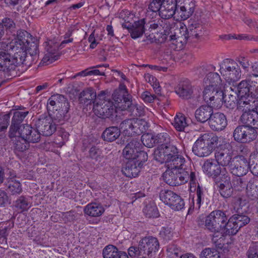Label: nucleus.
<instances>
[{
	"mask_svg": "<svg viewBox=\"0 0 258 258\" xmlns=\"http://www.w3.org/2000/svg\"><path fill=\"white\" fill-rule=\"evenodd\" d=\"M203 91V98L205 102L214 107L220 106L223 102L224 93L222 90L212 88L208 86H205Z\"/></svg>",
	"mask_w": 258,
	"mask_h": 258,
	"instance_id": "nucleus-11",
	"label": "nucleus"
},
{
	"mask_svg": "<svg viewBox=\"0 0 258 258\" xmlns=\"http://www.w3.org/2000/svg\"><path fill=\"white\" fill-rule=\"evenodd\" d=\"M220 73L229 83L238 81L241 77V70L233 59L226 58L220 64Z\"/></svg>",
	"mask_w": 258,
	"mask_h": 258,
	"instance_id": "nucleus-6",
	"label": "nucleus"
},
{
	"mask_svg": "<svg viewBox=\"0 0 258 258\" xmlns=\"http://www.w3.org/2000/svg\"><path fill=\"white\" fill-rule=\"evenodd\" d=\"M117 248L113 245L106 246L102 251L103 258H113Z\"/></svg>",
	"mask_w": 258,
	"mask_h": 258,
	"instance_id": "nucleus-58",
	"label": "nucleus"
},
{
	"mask_svg": "<svg viewBox=\"0 0 258 258\" xmlns=\"http://www.w3.org/2000/svg\"><path fill=\"white\" fill-rule=\"evenodd\" d=\"M6 185L8 192L13 196L20 195L23 191L22 185L19 180L8 181Z\"/></svg>",
	"mask_w": 258,
	"mask_h": 258,
	"instance_id": "nucleus-42",
	"label": "nucleus"
},
{
	"mask_svg": "<svg viewBox=\"0 0 258 258\" xmlns=\"http://www.w3.org/2000/svg\"><path fill=\"white\" fill-rule=\"evenodd\" d=\"M10 118V114H6L4 115L0 116V132L7 130L9 124Z\"/></svg>",
	"mask_w": 258,
	"mask_h": 258,
	"instance_id": "nucleus-60",
	"label": "nucleus"
},
{
	"mask_svg": "<svg viewBox=\"0 0 258 258\" xmlns=\"http://www.w3.org/2000/svg\"><path fill=\"white\" fill-rule=\"evenodd\" d=\"M14 144V151L16 153L24 152L28 148V143L21 135L10 137Z\"/></svg>",
	"mask_w": 258,
	"mask_h": 258,
	"instance_id": "nucleus-34",
	"label": "nucleus"
},
{
	"mask_svg": "<svg viewBox=\"0 0 258 258\" xmlns=\"http://www.w3.org/2000/svg\"><path fill=\"white\" fill-rule=\"evenodd\" d=\"M56 112H54L53 120L55 122L59 124H63L64 122L68 119L67 111L62 109L57 110L55 109Z\"/></svg>",
	"mask_w": 258,
	"mask_h": 258,
	"instance_id": "nucleus-50",
	"label": "nucleus"
},
{
	"mask_svg": "<svg viewBox=\"0 0 258 258\" xmlns=\"http://www.w3.org/2000/svg\"><path fill=\"white\" fill-rule=\"evenodd\" d=\"M27 40L23 38L20 33L17 34V37L14 38L9 43H0V47L12 54L20 62L24 63L27 60L29 56L26 52V43Z\"/></svg>",
	"mask_w": 258,
	"mask_h": 258,
	"instance_id": "nucleus-2",
	"label": "nucleus"
},
{
	"mask_svg": "<svg viewBox=\"0 0 258 258\" xmlns=\"http://www.w3.org/2000/svg\"><path fill=\"white\" fill-rule=\"evenodd\" d=\"M165 150V146H159L154 152L155 160L161 163H165L166 161L167 158Z\"/></svg>",
	"mask_w": 258,
	"mask_h": 258,
	"instance_id": "nucleus-49",
	"label": "nucleus"
},
{
	"mask_svg": "<svg viewBox=\"0 0 258 258\" xmlns=\"http://www.w3.org/2000/svg\"><path fill=\"white\" fill-rule=\"evenodd\" d=\"M241 121L254 129H258V112L253 109L247 112L243 113L240 117Z\"/></svg>",
	"mask_w": 258,
	"mask_h": 258,
	"instance_id": "nucleus-23",
	"label": "nucleus"
},
{
	"mask_svg": "<svg viewBox=\"0 0 258 258\" xmlns=\"http://www.w3.org/2000/svg\"><path fill=\"white\" fill-rule=\"evenodd\" d=\"M113 99L116 106L121 110H126L133 105L132 96L128 94L126 87L123 84H120L118 90L113 93Z\"/></svg>",
	"mask_w": 258,
	"mask_h": 258,
	"instance_id": "nucleus-7",
	"label": "nucleus"
},
{
	"mask_svg": "<svg viewBox=\"0 0 258 258\" xmlns=\"http://www.w3.org/2000/svg\"><path fill=\"white\" fill-rule=\"evenodd\" d=\"M96 93L92 88H88L81 92L79 96V100L81 104L88 105L97 99Z\"/></svg>",
	"mask_w": 258,
	"mask_h": 258,
	"instance_id": "nucleus-28",
	"label": "nucleus"
},
{
	"mask_svg": "<svg viewBox=\"0 0 258 258\" xmlns=\"http://www.w3.org/2000/svg\"><path fill=\"white\" fill-rule=\"evenodd\" d=\"M248 258H258V244L250 246L247 252Z\"/></svg>",
	"mask_w": 258,
	"mask_h": 258,
	"instance_id": "nucleus-64",
	"label": "nucleus"
},
{
	"mask_svg": "<svg viewBox=\"0 0 258 258\" xmlns=\"http://www.w3.org/2000/svg\"><path fill=\"white\" fill-rule=\"evenodd\" d=\"M16 135H21L28 143H35L40 140V134L38 128H35L30 125L26 124L20 126Z\"/></svg>",
	"mask_w": 258,
	"mask_h": 258,
	"instance_id": "nucleus-13",
	"label": "nucleus"
},
{
	"mask_svg": "<svg viewBox=\"0 0 258 258\" xmlns=\"http://www.w3.org/2000/svg\"><path fill=\"white\" fill-rule=\"evenodd\" d=\"M178 170L167 169L164 173L163 177L165 182L171 186H177L180 184L177 177Z\"/></svg>",
	"mask_w": 258,
	"mask_h": 258,
	"instance_id": "nucleus-37",
	"label": "nucleus"
},
{
	"mask_svg": "<svg viewBox=\"0 0 258 258\" xmlns=\"http://www.w3.org/2000/svg\"><path fill=\"white\" fill-rule=\"evenodd\" d=\"M155 137L150 134H144L142 136L141 141L144 146L152 148L155 145Z\"/></svg>",
	"mask_w": 258,
	"mask_h": 258,
	"instance_id": "nucleus-52",
	"label": "nucleus"
},
{
	"mask_svg": "<svg viewBox=\"0 0 258 258\" xmlns=\"http://www.w3.org/2000/svg\"><path fill=\"white\" fill-rule=\"evenodd\" d=\"M104 211L102 205L97 203H89L84 209V214L92 217H100L103 214Z\"/></svg>",
	"mask_w": 258,
	"mask_h": 258,
	"instance_id": "nucleus-27",
	"label": "nucleus"
},
{
	"mask_svg": "<svg viewBox=\"0 0 258 258\" xmlns=\"http://www.w3.org/2000/svg\"><path fill=\"white\" fill-rule=\"evenodd\" d=\"M142 145L136 139L131 141L125 147L123 150V154L126 159H136L137 154L142 149Z\"/></svg>",
	"mask_w": 258,
	"mask_h": 258,
	"instance_id": "nucleus-20",
	"label": "nucleus"
},
{
	"mask_svg": "<svg viewBox=\"0 0 258 258\" xmlns=\"http://www.w3.org/2000/svg\"><path fill=\"white\" fill-rule=\"evenodd\" d=\"M162 3L163 2L160 0H150L148 5V11L154 13L158 12L159 14Z\"/></svg>",
	"mask_w": 258,
	"mask_h": 258,
	"instance_id": "nucleus-57",
	"label": "nucleus"
},
{
	"mask_svg": "<svg viewBox=\"0 0 258 258\" xmlns=\"http://www.w3.org/2000/svg\"><path fill=\"white\" fill-rule=\"evenodd\" d=\"M104 95L103 91L98 95L93 107L95 114L102 118L109 117L113 114L115 108H119L115 101L113 103L109 100L101 99V96Z\"/></svg>",
	"mask_w": 258,
	"mask_h": 258,
	"instance_id": "nucleus-5",
	"label": "nucleus"
},
{
	"mask_svg": "<svg viewBox=\"0 0 258 258\" xmlns=\"http://www.w3.org/2000/svg\"><path fill=\"white\" fill-rule=\"evenodd\" d=\"M125 166L122 169V172L126 177H135L138 175L141 168L136 163L135 159H127Z\"/></svg>",
	"mask_w": 258,
	"mask_h": 258,
	"instance_id": "nucleus-26",
	"label": "nucleus"
},
{
	"mask_svg": "<svg viewBox=\"0 0 258 258\" xmlns=\"http://www.w3.org/2000/svg\"><path fill=\"white\" fill-rule=\"evenodd\" d=\"M200 258H221L219 252L214 248H206L203 249Z\"/></svg>",
	"mask_w": 258,
	"mask_h": 258,
	"instance_id": "nucleus-48",
	"label": "nucleus"
},
{
	"mask_svg": "<svg viewBox=\"0 0 258 258\" xmlns=\"http://www.w3.org/2000/svg\"><path fill=\"white\" fill-rule=\"evenodd\" d=\"M120 135V130L117 127L110 126L105 129L102 137L104 141L113 142L117 139Z\"/></svg>",
	"mask_w": 258,
	"mask_h": 258,
	"instance_id": "nucleus-35",
	"label": "nucleus"
},
{
	"mask_svg": "<svg viewBox=\"0 0 258 258\" xmlns=\"http://www.w3.org/2000/svg\"><path fill=\"white\" fill-rule=\"evenodd\" d=\"M172 124L175 128L179 132L184 131L185 128L188 126L185 117L180 113L176 115Z\"/></svg>",
	"mask_w": 258,
	"mask_h": 258,
	"instance_id": "nucleus-43",
	"label": "nucleus"
},
{
	"mask_svg": "<svg viewBox=\"0 0 258 258\" xmlns=\"http://www.w3.org/2000/svg\"><path fill=\"white\" fill-rule=\"evenodd\" d=\"M177 194L173 191L167 189L162 190L159 195L160 200L166 205H170Z\"/></svg>",
	"mask_w": 258,
	"mask_h": 258,
	"instance_id": "nucleus-44",
	"label": "nucleus"
},
{
	"mask_svg": "<svg viewBox=\"0 0 258 258\" xmlns=\"http://www.w3.org/2000/svg\"><path fill=\"white\" fill-rule=\"evenodd\" d=\"M155 143L160 145L159 146H167V144L169 141V137L168 134L166 133H162L158 134L157 135L154 136Z\"/></svg>",
	"mask_w": 258,
	"mask_h": 258,
	"instance_id": "nucleus-54",
	"label": "nucleus"
},
{
	"mask_svg": "<svg viewBox=\"0 0 258 258\" xmlns=\"http://www.w3.org/2000/svg\"><path fill=\"white\" fill-rule=\"evenodd\" d=\"M188 30V32L191 36L198 39L203 36L205 32V30L203 26L198 22L191 24L189 26Z\"/></svg>",
	"mask_w": 258,
	"mask_h": 258,
	"instance_id": "nucleus-39",
	"label": "nucleus"
},
{
	"mask_svg": "<svg viewBox=\"0 0 258 258\" xmlns=\"http://www.w3.org/2000/svg\"><path fill=\"white\" fill-rule=\"evenodd\" d=\"M169 207L175 211H179L184 208V202L180 196L177 195Z\"/></svg>",
	"mask_w": 258,
	"mask_h": 258,
	"instance_id": "nucleus-53",
	"label": "nucleus"
},
{
	"mask_svg": "<svg viewBox=\"0 0 258 258\" xmlns=\"http://www.w3.org/2000/svg\"><path fill=\"white\" fill-rule=\"evenodd\" d=\"M141 97L145 102L152 103L156 98V96L152 94L149 91H146L142 93Z\"/></svg>",
	"mask_w": 258,
	"mask_h": 258,
	"instance_id": "nucleus-63",
	"label": "nucleus"
},
{
	"mask_svg": "<svg viewBox=\"0 0 258 258\" xmlns=\"http://www.w3.org/2000/svg\"><path fill=\"white\" fill-rule=\"evenodd\" d=\"M233 136L237 142L246 143L254 140L257 137V133L253 127L239 125L234 130Z\"/></svg>",
	"mask_w": 258,
	"mask_h": 258,
	"instance_id": "nucleus-8",
	"label": "nucleus"
},
{
	"mask_svg": "<svg viewBox=\"0 0 258 258\" xmlns=\"http://www.w3.org/2000/svg\"><path fill=\"white\" fill-rule=\"evenodd\" d=\"M139 247L143 248L145 255L152 257L158 250L159 242L155 237H145L139 241Z\"/></svg>",
	"mask_w": 258,
	"mask_h": 258,
	"instance_id": "nucleus-14",
	"label": "nucleus"
},
{
	"mask_svg": "<svg viewBox=\"0 0 258 258\" xmlns=\"http://www.w3.org/2000/svg\"><path fill=\"white\" fill-rule=\"evenodd\" d=\"M19 61L16 57L0 47V71L11 75L18 66Z\"/></svg>",
	"mask_w": 258,
	"mask_h": 258,
	"instance_id": "nucleus-10",
	"label": "nucleus"
},
{
	"mask_svg": "<svg viewBox=\"0 0 258 258\" xmlns=\"http://www.w3.org/2000/svg\"><path fill=\"white\" fill-rule=\"evenodd\" d=\"M234 217L231 216L228 221L224 224L225 233L226 235H233L236 234L240 227L238 226V224L235 221Z\"/></svg>",
	"mask_w": 258,
	"mask_h": 258,
	"instance_id": "nucleus-38",
	"label": "nucleus"
},
{
	"mask_svg": "<svg viewBox=\"0 0 258 258\" xmlns=\"http://www.w3.org/2000/svg\"><path fill=\"white\" fill-rule=\"evenodd\" d=\"M252 78V76L248 77V78L239 83L237 87L238 96L240 97L250 96L251 97V87L255 85L254 82H252L250 80Z\"/></svg>",
	"mask_w": 258,
	"mask_h": 258,
	"instance_id": "nucleus-29",
	"label": "nucleus"
},
{
	"mask_svg": "<svg viewBox=\"0 0 258 258\" xmlns=\"http://www.w3.org/2000/svg\"><path fill=\"white\" fill-rule=\"evenodd\" d=\"M177 13L175 0H166L163 2L159 16L163 19H169Z\"/></svg>",
	"mask_w": 258,
	"mask_h": 258,
	"instance_id": "nucleus-18",
	"label": "nucleus"
},
{
	"mask_svg": "<svg viewBox=\"0 0 258 258\" xmlns=\"http://www.w3.org/2000/svg\"><path fill=\"white\" fill-rule=\"evenodd\" d=\"M212 105H202L195 111V115L197 121L205 123L209 121L213 113Z\"/></svg>",
	"mask_w": 258,
	"mask_h": 258,
	"instance_id": "nucleus-22",
	"label": "nucleus"
},
{
	"mask_svg": "<svg viewBox=\"0 0 258 258\" xmlns=\"http://www.w3.org/2000/svg\"><path fill=\"white\" fill-rule=\"evenodd\" d=\"M177 13L183 20H186L194 13L195 10L194 0H175Z\"/></svg>",
	"mask_w": 258,
	"mask_h": 258,
	"instance_id": "nucleus-12",
	"label": "nucleus"
},
{
	"mask_svg": "<svg viewBox=\"0 0 258 258\" xmlns=\"http://www.w3.org/2000/svg\"><path fill=\"white\" fill-rule=\"evenodd\" d=\"M165 151L167 158L166 160H168L170 157L179 155L177 148L173 145H169L165 146Z\"/></svg>",
	"mask_w": 258,
	"mask_h": 258,
	"instance_id": "nucleus-61",
	"label": "nucleus"
},
{
	"mask_svg": "<svg viewBox=\"0 0 258 258\" xmlns=\"http://www.w3.org/2000/svg\"><path fill=\"white\" fill-rule=\"evenodd\" d=\"M175 92L180 97L184 99L190 98L193 93L190 81L187 79L181 81L175 88Z\"/></svg>",
	"mask_w": 258,
	"mask_h": 258,
	"instance_id": "nucleus-21",
	"label": "nucleus"
},
{
	"mask_svg": "<svg viewBox=\"0 0 258 258\" xmlns=\"http://www.w3.org/2000/svg\"><path fill=\"white\" fill-rule=\"evenodd\" d=\"M47 52L44 55L41 61L45 65L49 64L57 60L59 55H57L56 49L49 50L47 48Z\"/></svg>",
	"mask_w": 258,
	"mask_h": 258,
	"instance_id": "nucleus-46",
	"label": "nucleus"
},
{
	"mask_svg": "<svg viewBox=\"0 0 258 258\" xmlns=\"http://www.w3.org/2000/svg\"><path fill=\"white\" fill-rule=\"evenodd\" d=\"M35 125L44 136L52 135L56 130L55 122L51 118L43 117L36 120Z\"/></svg>",
	"mask_w": 258,
	"mask_h": 258,
	"instance_id": "nucleus-15",
	"label": "nucleus"
},
{
	"mask_svg": "<svg viewBox=\"0 0 258 258\" xmlns=\"http://www.w3.org/2000/svg\"><path fill=\"white\" fill-rule=\"evenodd\" d=\"M202 167L204 173L210 177H216L221 172V167L218 164L212 162L210 160L205 161Z\"/></svg>",
	"mask_w": 258,
	"mask_h": 258,
	"instance_id": "nucleus-32",
	"label": "nucleus"
},
{
	"mask_svg": "<svg viewBox=\"0 0 258 258\" xmlns=\"http://www.w3.org/2000/svg\"><path fill=\"white\" fill-rule=\"evenodd\" d=\"M128 255L132 258L140 256H142V257L146 256L143 248L139 247V244L138 245V247L134 246L129 247L128 249Z\"/></svg>",
	"mask_w": 258,
	"mask_h": 258,
	"instance_id": "nucleus-55",
	"label": "nucleus"
},
{
	"mask_svg": "<svg viewBox=\"0 0 258 258\" xmlns=\"http://www.w3.org/2000/svg\"><path fill=\"white\" fill-rule=\"evenodd\" d=\"M215 157L219 166H228V168L233 159L231 153L227 149H220L216 151Z\"/></svg>",
	"mask_w": 258,
	"mask_h": 258,
	"instance_id": "nucleus-25",
	"label": "nucleus"
},
{
	"mask_svg": "<svg viewBox=\"0 0 258 258\" xmlns=\"http://www.w3.org/2000/svg\"><path fill=\"white\" fill-rule=\"evenodd\" d=\"M251 104L249 100L246 97H240L237 101V108L238 110L244 112H247L251 110Z\"/></svg>",
	"mask_w": 258,
	"mask_h": 258,
	"instance_id": "nucleus-47",
	"label": "nucleus"
},
{
	"mask_svg": "<svg viewBox=\"0 0 258 258\" xmlns=\"http://www.w3.org/2000/svg\"><path fill=\"white\" fill-rule=\"evenodd\" d=\"M29 112L27 111H15L12 119V123L9 130V137L16 136L17 131L20 130V125L24 119L28 114Z\"/></svg>",
	"mask_w": 258,
	"mask_h": 258,
	"instance_id": "nucleus-17",
	"label": "nucleus"
},
{
	"mask_svg": "<svg viewBox=\"0 0 258 258\" xmlns=\"http://www.w3.org/2000/svg\"><path fill=\"white\" fill-rule=\"evenodd\" d=\"M208 122L210 128L217 131L223 130L227 124L225 115L221 112L213 113Z\"/></svg>",
	"mask_w": 258,
	"mask_h": 258,
	"instance_id": "nucleus-16",
	"label": "nucleus"
},
{
	"mask_svg": "<svg viewBox=\"0 0 258 258\" xmlns=\"http://www.w3.org/2000/svg\"><path fill=\"white\" fill-rule=\"evenodd\" d=\"M149 126L148 123L144 119L132 118L122 121L119 129L124 135L132 136L145 133Z\"/></svg>",
	"mask_w": 258,
	"mask_h": 258,
	"instance_id": "nucleus-3",
	"label": "nucleus"
},
{
	"mask_svg": "<svg viewBox=\"0 0 258 258\" xmlns=\"http://www.w3.org/2000/svg\"><path fill=\"white\" fill-rule=\"evenodd\" d=\"M26 52L29 56L28 59H31L32 61L36 60L38 58V46L35 42L26 43Z\"/></svg>",
	"mask_w": 258,
	"mask_h": 258,
	"instance_id": "nucleus-41",
	"label": "nucleus"
},
{
	"mask_svg": "<svg viewBox=\"0 0 258 258\" xmlns=\"http://www.w3.org/2000/svg\"><path fill=\"white\" fill-rule=\"evenodd\" d=\"M249 163L246 158L243 156H234L229 165L230 172L237 177L246 175L249 170Z\"/></svg>",
	"mask_w": 258,
	"mask_h": 258,
	"instance_id": "nucleus-9",
	"label": "nucleus"
},
{
	"mask_svg": "<svg viewBox=\"0 0 258 258\" xmlns=\"http://www.w3.org/2000/svg\"><path fill=\"white\" fill-rule=\"evenodd\" d=\"M233 187L236 190L240 191L244 189L245 186V183L242 178L240 177H237L233 180Z\"/></svg>",
	"mask_w": 258,
	"mask_h": 258,
	"instance_id": "nucleus-62",
	"label": "nucleus"
},
{
	"mask_svg": "<svg viewBox=\"0 0 258 258\" xmlns=\"http://www.w3.org/2000/svg\"><path fill=\"white\" fill-rule=\"evenodd\" d=\"M246 195L250 200L258 198V180L250 179L246 188Z\"/></svg>",
	"mask_w": 258,
	"mask_h": 258,
	"instance_id": "nucleus-36",
	"label": "nucleus"
},
{
	"mask_svg": "<svg viewBox=\"0 0 258 258\" xmlns=\"http://www.w3.org/2000/svg\"><path fill=\"white\" fill-rule=\"evenodd\" d=\"M145 19H142L132 24L130 33L133 39H136L142 36L145 31Z\"/></svg>",
	"mask_w": 258,
	"mask_h": 258,
	"instance_id": "nucleus-31",
	"label": "nucleus"
},
{
	"mask_svg": "<svg viewBox=\"0 0 258 258\" xmlns=\"http://www.w3.org/2000/svg\"><path fill=\"white\" fill-rule=\"evenodd\" d=\"M221 181L218 185L220 195L225 198H227L232 195L233 186L230 181V177L228 173L221 174Z\"/></svg>",
	"mask_w": 258,
	"mask_h": 258,
	"instance_id": "nucleus-19",
	"label": "nucleus"
},
{
	"mask_svg": "<svg viewBox=\"0 0 258 258\" xmlns=\"http://www.w3.org/2000/svg\"><path fill=\"white\" fill-rule=\"evenodd\" d=\"M14 206L19 212L22 213L27 211L31 204L26 196H21L14 202Z\"/></svg>",
	"mask_w": 258,
	"mask_h": 258,
	"instance_id": "nucleus-40",
	"label": "nucleus"
},
{
	"mask_svg": "<svg viewBox=\"0 0 258 258\" xmlns=\"http://www.w3.org/2000/svg\"><path fill=\"white\" fill-rule=\"evenodd\" d=\"M235 221L238 224V226L241 228L246 225L250 222V218L246 215L243 214H234L232 216Z\"/></svg>",
	"mask_w": 258,
	"mask_h": 258,
	"instance_id": "nucleus-56",
	"label": "nucleus"
},
{
	"mask_svg": "<svg viewBox=\"0 0 258 258\" xmlns=\"http://www.w3.org/2000/svg\"><path fill=\"white\" fill-rule=\"evenodd\" d=\"M227 219L225 212L221 210L213 211L206 218L205 228L216 235L224 228Z\"/></svg>",
	"mask_w": 258,
	"mask_h": 258,
	"instance_id": "nucleus-4",
	"label": "nucleus"
},
{
	"mask_svg": "<svg viewBox=\"0 0 258 258\" xmlns=\"http://www.w3.org/2000/svg\"><path fill=\"white\" fill-rule=\"evenodd\" d=\"M218 138L213 133H205L200 136L194 143L192 151L200 157L210 155L217 146Z\"/></svg>",
	"mask_w": 258,
	"mask_h": 258,
	"instance_id": "nucleus-1",
	"label": "nucleus"
},
{
	"mask_svg": "<svg viewBox=\"0 0 258 258\" xmlns=\"http://www.w3.org/2000/svg\"><path fill=\"white\" fill-rule=\"evenodd\" d=\"M205 86H208L216 89L222 90V84L220 77L217 73H210L204 78Z\"/></svg>",
	"mask_w": 258,
	"mask_h": 258,
	"instance_id": "nucleus-30",
	"label": "nucleus"
},
{
	"mask_svg": "<svg viewBox=\"0 0 258 258\" xmlns=\"http://www.w3.org/2000/svg\"><path fill=\"white\" fill-rule=\"evenodd\" d=\"M143 212L148 218H157L159 216L157 208L154 205H147L143 209Z\"/></svg>",
	"mask_w": 258,
	"mask_h": 258,
	"instance_id": "nucleus-51",
	"label": "nucleus"
},
{
	"mask_svg": "<svg viewBox=\"0 0 258 258\" xmlns=\"http://www.w3.org/2000/svg\"><path fill=\"white\" fill-rule=\"evenodd\" d=\"M185 162L184 158L181 155L170 157L166 160L165 164L167 169L178 170L179 168L183 166Z\"/></svg>",
	"mask_w": 258,
	"mask_h": 258,
	"instance_id": "nucleus-33",
	"label": "nucleus"
},
{
	"mask_svg": "<svg viewBox=\"0 0 258 258\" xmlns=\"http://www.w3.org/2000/svg\"><path fill=\"white\" fill-rule=\"evenodd\" d=\"M177 177L180 184L187 182L189 180L190 184H195L197 181L196 174L190 169H183L182 167L178 169L177 171Z\"/></svg>",
	"mask_w": 258,
	"mask_h": 258,
	"instance_id": "nucleus-24",
	"label": "nucleus"
},
{
	"mask_svg": "<svg viewBox=\"0 0 258 258\" xmlns=\"http://www.w3.org/2000/svg\"><path fill=\"white\" fill-rule=\"evenodd\" d=\"M1 27L2 29L5 28L7 33H13L14 35H15L16 32V24L14 21L9 18H4L2 22H0Z\"/></svg>",
	"mask_w": 258,
	"mask_h": 258,
	"instance_id": "nucleus-45",
	"label": "nucleus"
},
{
	"mask_svg": "<svg viewBox=\"0 0 258 258\" xmlns=\"http://www.w3.org/2000/svg\"><path fill=\"white\" fill-rule=\"evenodd\" d=\"M148 158L147 153L146 152L142 151L141 149L138 154H137L135 161L138 164V165L142 168L144 163L147 161Z\"/></svg>",
	"mask_w": 258,
	"mask_h": 258,
	"instance_id": "nucleus-59",
	"label": "nucleus"
}]
</instances>
